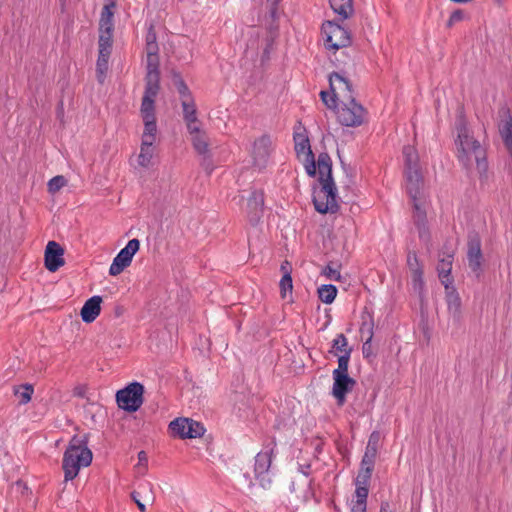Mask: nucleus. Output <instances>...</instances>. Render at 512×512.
Segmentation results:
<instances>
[{
	"label": "nucleus",
	"instance_id": "nucleus-1",
	"mask_svg": "<svg viewBox=\"0 0 512 512\" xmlns=\"http://www.w3.org/2000/svg\"><path fill=\"white\" fill-rule=\"evenodd\" d=\"M318 168L321 188L313 193L315 210L321 214L336 213L339 205L336 199L337 188L332 177V160L328 153H320L316 169Z\"/></svg>",
	"mask_w": 512,
	"mask_h": 512
},
{
	"label": "nucleus",
	"instance_id": "nucleus-2",
	"mask_svg": "<svg viewBox=\"0 0 512 512\" xmlns=\"http://www.w3.org/2000/svg\"><path fill=\"white\" fill-rule=\"evenodd\" d=\"M92 458L93 454L88 448L87 436L76 435L72 437L62 460L65 481H70L77 477L82 467H88L91 464Z\"/></svg>",
	"mask_w": 512,
	"mask_h": 512
},
{
	"label": "nucleus",
	"instance_id": "nucleus-3",
	"mask_svg": "<svg viewBox=\"0 0 512 512\" xmlns=\"http://www.w3.org/2000/svg\"><path fill=\"white\" fill-rule=\"evenodd\" d=\"M458 140L460 145L459 161L468 168L472 165V158H474L480 175L485 174L488 169L486 152L479 141L469 136L464 125L458 129Z\"/></svg>",
	"mask_w": 512,
	"mask_h": 512
},
{
	"label": "nucleus",
	"instance_id": "nucleus-4",
	"mask_svg": "<svg viewBox=\"0 0 512 512\" xmlns=\"http://www.w3.org/2000/svg\"><path fill=\"white\" fill-rule=\"evenodd\" d=\"M276 443L271 440L268 444L264 445L263 449L255 457L254 473L255 478L263 488H269L272 480L269 475L274 456V448Z\"/></svg>",
	"mask_w": 512,
	"mask_h": 512
},
{
	"label": "nucleus",
	"instance_id": "nucleus-5",
	"mask_svg": "<svg viewBox=\"0 0 512 512\" xmlns=\"http://www.w3.org/2000/svg\"><path fill=\"white\" fill-rule=\"evenodd\" d=\"M144 386L139 382H132L125 388L117 391L118 406L128 412H136L143 404Z\"/></svg>",
	"mask_w": 512,
	"mask_h": 512
},
{
	"label": "nucleus",
	"instance_id": "nucleus-6",
	"mask_svg": "<svg viewBox=\"0 0 512 512\" xmlns=\"http://www.w3.org/2000/svg\"><path fill=\"white\" fill-rule=\"evenodd\" d=\"M325 45L328 49L337 50L351 44V36L347 29L336 21H326L322 25Z\"/></svg>",
	"mask_w": 512,
	"mask_h": 512
},
{
	"label": "nucleus",
	"instance_id": "nucleus-7",
	"mask_svg": "<svg viewBox=\"0 0 512 512\" xmlns=\"http://www.w3.org/2000/svg\"><path fill=\"white\" fill-rule=\"evenodd\" d=\"M341 104V107L337 111V118L341 125L357 127L363 124L366 110L355 98L342 101Z\"/></svg>",
	"mask_w": 512,
	"mask_h": 512
},
{
	"label": "nucleus",
	"instance_id": "nucleus-8",
	"mask_svg": "<svg viewBox=\"0 0 512 512\" xmlns=\"http://www.w3.org/2000/svg\"><path fill=\"white\" fill-rule=\"evenodd\" d=\"M293 139L296 154L298 158L303 161L306 173L309 176L314 177L316 175V162L311 150L309 138L306 135V130L303 128V131L301 132L295 131Z\"/></svg>",
	"mask_w": 512,
	"mask_h": 512
},
{
	"label": "nucleus",
	"instance_id": "nucleus-9",
	"mask_svg": "<svg viewBox=\"0 0 512 512\" xmlns=\"http://www.w3.org/2000/svg\"><path fill=\"white\" fill-rule=\"evenodd\" d=\"M139 248L140 242L138 239L134 238L129 240L126 246L122 248L113 259V262L109 268V274L111 276H117L121 274L124 269L131 264L133 256L137 253Z\"/></svg>",
	"mask_w": 512,
	"mask_h": 512
},
{
	"label": "nucleus",
	"instance_id": "nucleus-10",
	"mask_svg": "<svg viewBox=\"0 0 512 512\" xmlns=\"http://www.w3.org/2000/svg\"><path fill=\"white\" fill-rule=\"evenodd\" d=\"M160 89V79L153 77L145 78V91L141 103L142 119H152L155 117V98Z\"/></svg>",
	"mask_w": 512,
	"mask_h": 512
},
{
	"label": "nucleus",
	"instance_id": "nucleus-11",
	"mask_svg": "<svg viewBox=\"0 0 512 512\" xmlns=\"http://www.w3.org/2000/svg\"><path fill=\"white\" fill-rule=\"evenodd\" d=\"M467 262L470 270L477 278L482 275L483 254L481 239L478 234H470L467 242Z\"/></svg>",
	"mask_w": 512,
	"mask_h": 512
},
{
	"label": "nucleus",
	"instance_id": "nucleus-12",
	"mask_svg": "<svg viewBox=\"0 0 512 512\" xmlns=\"http://www.w3.org/2000/svg\"><path fill=\"white\" fill-rule=\"evenodd\" d=\"M329 85L331 92L340 102L355 98L351 81L342 74L332 72L329 76Z\"/></svg>",
	"mask_w": 512,
	"mask_h": 512
},
{
	"label": "nucleus",
	"instance_id": "nucleus-13",
	"mask_svg": "<svg viewBox=\"0 0 512 512\" xmlns=\"http://www.w3.org/2000/svg\"><path fill=\"white\" fill-rule=\"evenodd\" d=\"M271 146L272 141L268 135H262L254 141L252 158L255 167L259 169L266 167L271 152Z\"/></svg>",
	"mask_w": 512,
	"mask_h": 512
},
{
	"label": "nucleus",
	"instance_id": "nucleus-14",
	"mask_svg": "<svg viewBox=\"0 0 512 512\" xmlns=\"http://www.w3.org/2000/svg\"><path fill=\"white\" fill-rule=\"evenodd\" d=\"M333 387L332 394L336 398L338 405H343L346 400V394L350 392L356 381L348 374H340V372H333Z\"/></svg>",
	"mask_w": 512,
	"mask_h": 512
},
{
	"label": "nucleus",
	"instance_id": "nucleus-15",
	"mask_svg": "<svg viewBox=\"0 0 512 512\" xmlns=\"http://www.w3.org/2000/svg\"><path fill=\"white\" fill-rule=\"evenodd\" d=\"M64 249L55 241H49L45 248L44 263L45 267L50 272H56L60 267L65 264L63 258Z\"/></svg>",
	"mask_w": 512,
	"mask_h": 512
},
{
	"label": "nucleus",
	"instance_id": "nucleus-16",
	"mask_svg": "<svg viewBox=\"0 0 512 512\" xmlns=\"http://www.w3.org/2000/svg\"><path fill=\"white\" fill-rule=\"evenodd\" d=\"M454 259V251L448 250L442 252V255H439V260L437 264V272L438 277L442 285L444 284H453V277L451 276L452 264Z\"/></svg>",
	"mask_w": 512,
	"mask_h": 512
},
{
	"label": "nucleus",
	"instance_id": "nucleus-17",
	"mask_svg": "<svg viewBox=\"0 0 512 512\" xmlns=\"http://www.w3.org/2000/svg\"><path fill=\"white\" fill-rule=\"evenodd\" d=\"M264 206V194L262 191H253L247 201V214L252 225L259 222Z\"/></svg>",
	"mask_w": 512,
	"mask_h": 512
},
{
	"label": "nucleus",
	"instance_id": "nucleus-18",
	"mask_svg": "<svg viewBox=\"0 0 512 512\" xmlns=\"http://www.w3.org/2000/svg\"><path fill=\"white\" fill-rule=\"evenodd\" d=\"M158 43L146 44V52H147V64H146V76L145 78H149L153 76L155 79H160V71H159V56H158Z\"/></svg>",
	"mask_w": 512,
	"mask_h": 512
},
{
	"label": "nucleus",
	"instance_id": "nucleus-19",
	"mask_svg": "<svg viewBox=\"0 0 512 512\" xmlns=\"http://www.w3.org/2000/svg\"><path fill=\"white\" fill-rule=\"evenodd\" d=\"M99 20V34H112L114 30L113 15L116 3L114 0H107Z\"/></svg>",
	"mask_w": 512,
	"mask_h": 512
},
{
	"label": "nucleus",
	"instance_id": "nucleus-20",
	"mask_svg": "<svg viewBox=\"0 0 512 512\" xmlns=\"http://www.w3.org/2000/svg\"><path fill=\"white\" fill-rule=\"evenodd\" d=\"M406 189L412 200H418L422 186V176L419 168L405 170Z\"/></svg>",
	"mask_w": 512,
	"mask_h": 512
},
{
	"label": "nucleus",
	"instance_id": "nucleus-21",
	"mask_svg": "<svg viewBox=\"0 0 512 512\" xmlns=\"http://www.w3.org/2000/svg\"><path fill=\"white\" fill-rule=\"evenodd\" d=\"M102 298L93 296L89 298L80 311L81 318L85 323H92L100 314Z\"/></svg>",
	"mask_w": 512,
	"mask_h": 512
},
{
	"label": "nucleus",
	"instance_id": "nucleus-22",
	"mask_svg": "<svg viewBox=\"0 0 512 512\" xmlns=\"http://www.w3.org/2000/svg\"><path fill=\"white\" fill-rule=\"evenodd\" d=\"M448 310L454 317L461 313V298L453 284H444Z\"/></svg>",
	"mask_w": 512,
	"mask_h": 512
},
{
	"label": "nucleus",
	"instance_id": "nucleus-23",
	"mask_svg": "<svg viewBox=\"0 0 512 512\" xmlns=\"http://www.w3.org/2000/svg\"><path fill=\"white\" fill-rule=\"evenodd\" d=\"M139 489L143 492H147L142 498H144L145 501H151L154 502L155 497L153 495V485L150 482H146L139 485ZM131 498L136 503L138 509L140 512H145L146 507L145 505L140 501L141 498V492L140 491H133L131 493Z\"/></svg>",
	"mask_w": 512,
	"mask_h": 512
},
{
	"label": "nucleus",
	"instance_id": "nucleus-24",
	"mask_svg": "<svg viewBox=\"0 0 512 512\" xmlns=\"http://www.w3.org/2000/svg\"><path fill=\"white\" fill-rule=\"evenodd\" d=\"M412 202L414 208V223L418 229L419 237L423 239L428 235V229L426 226V212L420 207L418 200H412Z\"/></svg>",
	"mask_w": 512,
	"mask_h": 512
},
{
	"label": "nucleus",
	"instance_id": "nucleus-25",
	"mask_svg": "<svg viewBox=\"0 0 512 512\" xmlns=\"http://www.w3.org/2000/svg\"><path fill=\"white\" fill-rule=\"evenodd\" d=\"M332 10L337 13L341 20L348 19L354 12L353 0H329Z\"/></svg>",
	"mask_w": 512,
	"mask_h": 512
},
{
	"label": "nucleus",
	"instance_id": "nucleus-26",
	"mask_svg": "<svg viewBox=\"0 0 512 512\" xmlns=\"http://www.w3.org/2000/svg\"><path fill=\"white\" fill-rule=\"evenodd\" d=\"M189 418H176L169 424V430L174 437L186 439L187 426L189 425Z\"/></svg>",
	"mask_w": 512,
	"mask_h": 512
},
{
	"label": "nucleus",
	"instance_id": "nucleus-27",
	"mask_svg": "<svg viewBox=\"0 0 512 512\" xmlns=\"http://www.w3.org/2000/svg\"><path fill=\"white\" fill-rule=\"evenodd\" d=\"M185 122H198L197 109L192 97L181 99Z\"/></svg>",
	"mask_w": 512,
	"mask_h": 512
},
{
	"label": "nucleus",
	"instance_id": "nucleus-28",
	"mask_svg": "<svg viewBox=\"0 0 512 512\" xmlns=\"http://www.w3.org/2000/svg\"><path fill=\"white\" fill-rule=\"evenodd\" d=\"M153 156V143L142 141L140 154L138 156V163L142 167H148L150 165Z\"/></svg>",
	"mask_w": 512,
	"mask_h": 512
},
{
	"label": "nucleus",
	"instance_id": "nucleus-29",
	"mask_svg": "<svg viewBox=\"0 0 512 512\" xmlns=\"http://www.w3.org/2000/svg\"><path fill=\"white\" fill-rule=\"evenodd\" d=\"M110 54H98V59L96 63V75L99 83H104L106 78V73L108 71V62H109Z\"/></svg>",
	"mask_w": 512,
	"mask_h": 512
},
{
	"label": "nucleus",
	"instance_id": "nucleus-30",
	"mask_svg": "<svg viewBox=\"0 0 512 512\" xmlns=\"http://www.w3.org/2000/svg\"><path fill=\"white\" fill-rule=\"evenodd\" d=\"M337 295V288L332 284H325L318 288L319 299L326 304H331Z\"/></svg>",
	"mask_w": 512,
	"mask_h": 512
},
{
	"label": "nucleus",
	"instance_id": "nucleus-31",
	"mask_svg": "<svg viewBox=\"0 0 512 512\" xmlns=\"http://www.w3.org/2000/svg\"><path fill=\"white\" fill-rule=\"evenodd\" d=\"M34 388L31 384H23L14 389V395L18 398V403L27 404L32 397Z\"/></svg>",
	"mask_w": 512,
	"mask_h": 512
},
{
	"label": "nucleus",
	"instance_id": "nucleus-32",
	"mask_svg": "<svg viewBox=\"0 0 512 512\" xmlns=\"http://www.w3.org/2000/svg\"><path fill=\"white\" fill-rule=\"evenodd\" d=\"M144 122V131L142 135V141L152 142L154 143L156 133H157V125L156 118L152 119H143Z\"/></svg>",
	"mask_w": 512,
	"mask_h": 512
},
{
	"label": "nucleus",
	"instance_id": "nucleus-33",
	"mask_svg": "<svg viewBox=\"0 0 512 512\" xmlns=\"http://www.w3.org/2000/svg\"><path fill=\"white\" fill-rule=\"evenodd\" d=\"M172 80H173L174 85L177 88V91H178L181 99L192 97L188 86L186 85L185 81L183 80V78L179 72L172 71Z\"/></svg>",
	"mask_w": 512,
	"mask_h": 512
},
{
	"label": "nucleus",
	"instance_id": "nucleus-34",
	"mask_svg": "<svg viewBox=\"0 0 512 512\" xmlns=\"http://www.w3.org/2000/svg\"><path fill=\"white\" fill-rule=\"evenodd\" d=\"M405 158V170L418 168V155L413 147L405 146L403 148Z\"/></svg>",
	"mask_w": 512,
	"mask_h": 512
},
{
	"label": "nucleus",
	"instance_id": "nucleus-35",
	"mask_svg": "<svg viewBox=\"0 0 512 512\" xmlns=\"http://www.w3.org/2000/svg\"><path fill=\"white\" fill-rule=\"evenodd\" d=\"M192 143L194 149L201 155H206L209 153L208 149V141L205 133H200L192 136Z\"/></svg>",
	"mask_w": 512,
	"mask_h": 512
},
{
	"label": "nucleus",
	"instance_id": "nucleus-36",
	"mask_svg": "<svg viewBox=\"0 0 512 512\" xmlns=\"http://www.w3.org/2000/svg\"><path fill=\"white\" fill-rule=\"evenodd\" d=\"M205 428L202 423L190 419L189 425L187 426L186 438H197L201 437L205 433Z\"/></svg>",
	"mask_w": 512,
	"mask_h": 512
},
{
	"label": "nucleus",
	"instance_id": "nucleus-37",
	"mask_svg": "<svg viewBox=\"0 0 512 512\" xmlns=\"http://www.w3.org/2000/svg\"><path fill=\"white\" fill-rule=\"evenodd\" d=\"M112 38V34H99V54H111L113 43Z\"/></svg>",
	"mask_w": 512,
	"mask_h": 512
},
{
	"label": "nucleus",
	"instance_id": "nucleus-38",
	"mask_svg": "<svg viewBox=\"0 0 512 512\" xmlns=\"http://www.w3.org/2000/svg\"><path fill=\"white\" fill-rule=\"evenodd\" d=\"M279 287H280V293H281V296L282 298H285L286 297V294L287 292H292V289H293V282H292V277L290 275V271H286L281 280H280V283H279Z\"/></svg>",
	"mask_w": 512,
	"mask_h": 512
},
{
	"label": "nucleus",
	"instance_id": "nucleus-39",
	"mask_svg": "<svg viewBox=\"0 0 512 512\" xmlns=\"http://www.w3.org/2000/svg\"><path fill=\"white\" fill-rule=\"evenodd\" d=\"M67 184V180L62 175H57L49 180L48 191L50 193H56Z\"/></svg>",
	"mask_w": 512,
	"mask_h": 512
},
{
	"label": "nucleus",
	"instance_id": "nucleus-40",
	"mask_svg": "<svg viewBox=\"0 0 512 512\" xmlns=\"http://www.w3.org/2000/svg\"><path fill=\"white\" fill-rule=\"evenodd\" d=\"M352 349L346 351L345 354L340 355L338 358V368H336L333 372H340V374H348V366L350 361Z\"/></svg>",
	"mask_w": 512,
	"mask_h": 512
},
{
	"label": "nucleus",
	"instance_id": "nucleus-41",
	"mask_svg": "<svg viewBox=\"0 0 512 512\" xmlns=\"http://www.w3.org/2000/svg\"><path fill=\"white\" fill-rule=\"evenodd\" d=\"M332 348L337 352H343L344 354L350 348L348 347V341L344 334H338L337 337L333 340Z\"/></svg>",
	"mask_w": 512,
	"mask_h": 512
},
{
	"label": "nucleus",
	"instance_id": "nucleus-42",
	"mask_svg": "<svg viewBox=\"0 0 512 512\" xmlns=\"http://www.w3.org/2000/svg\"><path fill=\"white\" fill-rule=\"evenodd\" d=\"M373 327H374V323H373L372 318H370L369 321L365 320L362 322V325L360 327V334H361L362 339L364 337H365V339H370V340L373 339V335H374Z\"/></svg>",
	"mask_w": 512,
	"mask_h": 512
},
{
	"label": "nucleus",
	"instance_id": "nucleus-43",
	"mask_svg": "<svg viewBox=\"0 0 512 512\" xmlns=\"http://www.w3.org/2000/svg\"><path fill=\"white\" fill-rule=\"evenodd\" d=\"M499 132L502 138L512 135V117L509 113H507L506 119L499 125Z\"/></svg>",
	"mask_w": 512,
	"mask_h": 512
},
{
	"label": "nucleus",
	"instance_id": "nucleus-44",
	"mask_svg": "<svg viewBox=\"0 0 512 512\" xmlns=\"http://www.w3.org/2000/svg\"><path fill=\"white\" fill-rule=\"evenodd\" d=\"M320 97H321V100L323 101V103L327 106V108H329V109L336 108L337 98L335 97V95L332 92L329 93L327 91H321Z\"/></svg>",
	"mask_w": 512,
	"mask_h": 512
},
{
	"label": "nucleus",
	"instance_id": "nucleus-45",
	"mask_svg": "<svg viewBox=\"0 0 512 512\" xmlns=\"http://www.w3.org/2000/svg\"><path fill=\"white\" fill-rule=\"evenodd\" d=\"M411 273L414 289L421 292L424 287L423 269H417L416 271H411Z\"/></svg>",
	"mask_w": 512,
	"mask_h": 512
},
{
	"label": "nucleus",
	"instance_id": "nucleus-46",
	"mask_svg": "<svg viewBox=\"0 0 512 512\" xmlns=\"http://www.w3.org/2000/svg\"><path fill=\"white\" fill-rule=\"evenodd\" d=\"M322 274L330 280L339 281L341 278V274L339 270L332 266V263H329L322 270Z\"/></svg>",
	"mask_w": 512,
	"mask_h": 512
},
{
	"label": "nucleus",
	"instance_id": "nucleus-47",
	"mask_svg": "<svg viewBox=\"0 0 512 512\" xmlns=\"http://www.w3.org/2000/svg\"><path fill=\"white\" fill-rule=\"evenodd\" d=\"M371 475H372V473L359 470L358 475L356 477V481H355L356 486L368 487Z\"/></svg>",
	"mask_w": 512,
	"mask_h": 512
},
{
	"label": "nucleus",
	"instance_id": "nucleus-48",
	"mask_svg": "<svg viewBox=\"0 0 512 512\" xmlns=\"http://www.w3.org/2000/svg\"><path fill=\"white\" fill-rule=\"evenodd\" d=\"M407 265H408L410 271H416L417 269H422V266L419 263L417 254L415 252L408 253Z\"/></svg>",
	"mask_w": 512,
	"mask_h": 512
},
{
	"label": "nucleus",
	"instance_id": "nucleus-49",
	"mask_svg": "<svg viewBox=\"0 0 512 512\" xmlns=\"http://www.w3.org/2000/svg\"><path fill=\"white\" fill-rule=\"evenodd\" d=\"M464 18V13L461 9H456L455 11H453L447 21V27L450 28L452 27L454 24L462 21Z\"/></svg>",
	"mask_w": 512,
	"mask_h": 512
},
{
	"label": "nucleus",
	"instance_id": "nucleus-50",
	"mask_svg": "<svg viewBox=\"0 0 512 512\" xmlns=\"http://www.w3.org/2000/svg\"><path fill=\"white\" fill-rule=\"evenodd\" d=\"M375 459L371 457L363 456L361 460L360 470L372 473L374 469Z\"/></svg>",
	"mask_w": 512,
	"mask_h": 512
},
{
	"label": "nucleus",
	"instance_id": "nucleus-51",
	"mask_svg": "<svg viewBox=\"0 0 512 512\" xmlns=\"http://www.w3.org/2000/svg\"><path fill=\"white\" fill-rule=\"evenodd\" d=\"M368 487L364 486H356L355 494H356V501L366 502L367 503V497H368Z\"/></svg>",
	"mask_w": 512,
	"mask_h": 512
},
{
	"label": "nucleus",
	"instance_id": "nucleus-52",
	"mask_svg": "<svg viewBox=\"0 0 512 512\" xmlns=\"http://www.w3.org/2000/svg\"><path fill=\"white\" fill-rule=\"evenodd\" d=\"M281 0H267V2L269 3L270 5V8H269V13H270V16L273 18V19H276L277 18V15H278V4Z\"/></svg>",
	"mask_w": 512,
	"mask_h": 512
},
{
	"label": "nucleus",
	"instance_id": "nucleus-53",
	"mask_svg": "<svg viewBox=\"0 0 512 512\" xmlns=\"http://www.w3.org/2000/svg\"><path fill=\"white\" fill-rule=\"evenodd\" d=\"M148 456L145 451H140L138 453V467L143 468L144 470L147 468Z\"/></svg>",
	"mask_w": 512,
	"mask_h": 512
},
{
	"label": "nucleus",
	"instance_id": "nucleus-54",
	"mask_svg": "<svg viewBox=\"0 0 512 512\" xmlns=\"http://www.w3.org/2000/svg\"><path fill=\"white\" fill-rule=\"evenodd\" d=\"M367 503L361 501H353L351 512H366Z\"/></svg>",
	"mask_w": 512,
	"mask_h": 512
},
{
	"label": "nucleus",
	"instance_id": "nucleus-55",
	"mask_svg": "<svg viewBox=\"0 0 512 512\" xmlns=\"http://www.w3.org/2000/svg\"><path fill=\"white\" fill-rule=\"evenodd\" d=\"M379 441H380V433L378 431H373L369 436V440H368L367 444L378 448Z\"/></svg>",
	"mask_w": 512,
	"mask_h": 512
},
{
	"label": "nucleus",
	"instance_id": "nucleus-56",
	"mask_svg": "<svg viewBox=\"0 0 512 512\" xmlns=\"http://www.w3.org/2000/svg\"><path fill=\"white\" fill-rule=\"evenodd\" d=\"M203 156H204V158H203L202 166L205 169V171L208 174H210L212 172V170H213L212 160L210 158L209 153L206 154V155H203Z\"/></svg>",
	"mask_w": 512,
	"mask_h": 512
},
{
	"label": "nucleus",
	"instance_id": "nucleus-57",
	"mask_svg": "<svg viewBox=\"0 0 512 512\" xmlns=\"http://www.w3.org/2000/svg\"><path fill=\"white\" fill-rule=\"evenodd\" d=\"M152 43H157V35H156V32H155L153 26L151 25L146 34V44H152Z\"/></svg>",
	"mask_w": 512,
	"mask_h": 512
},
{
	"label": "nucleus",
	"instance_id": "nucleus-58",
	"mask_svg": "<svg viewBox=\"0 0 512 512\" xmlns=\"http://www.w3.org/2000/svg\"><path fill=\"white\" fill-rule=\"evenodd\" d=\"M186 125H187V129H188L189 133L192 136L202 133L200 131V127L198 125V122H186Z\"/></svg>",
	"mask_w": 512,
	"mask_h": 512
},
{
	"label": "nucleus",
	"instance_id": "nucleus-59",
	"mask_svg": "<svg viewBox=\"0 0 512 512\" xmlns=\"http://www.w3.org/2000/svg\"><path fill=\"white\" fill-rule=\"evenodd\" d=\"M377 451H378V448L367 444L365 453L363 456H366V457L368 456V457L376 459Z\"/></svg>",
	"mask_w": 512,
	"mask_h": 512
},
{
	"label": "nucleus",
	"instance_id": "nucleus-60",
	"mask_svg": "<svg viewBox=\"0 0 512 512\" xmlns=\"http://www.w3.org/2000/svg\"><path fill=\"white\" fill-rule=\"evenodd\" d=\"M503 143L512 158V135L505 136L502 138Z\"/></svg>",
	"mask_w": 512,
	"mask_h": 512
},
{
	"label": "nucleus",
	"instance_id": "nucleus-61",
	"mask_svg": "<svg viewBox=\"0 0 512 512\" xmlns=\"http://www.w3.org/2000/svg\"><path fill=\"white\" fill-rule=\"evenodd\" d=\"M371 342L370 339H365L363 346H362V352L365 357H368L371 353Z\"/></svg>",
	"mask_w": 512,
	"mask_h": 512
},
{
	"label": "nucleus",
	"instance_id": "nucleus-62",
	"mask_svg": "<svg viewBox=\"0 0 512 512\" xmlns=\"http://www.w3.org/2000/svg\"><path fill=\"white\" fill-rule=\"evenodd\" d=\"M281 271L283 272V274L286 272V271H290L291 272V265L288 261H284L282 264H281Z\"/></svg>",
	"mask_w": 512,
	"mask_h": 512
},
{
	"label": "nucleus",
	"instance_id": "nucleus-63",
	"mask_svg": "<svg viewBox=\"0 0 512 512\" xmlns=\"http://www.w3.org/2000/svg\"><path fill=\"white\" fill-rule=\"evenodd\" d=\"M387 507H388V504H387V503L385 504V506L382 504V506H381V512H389V511L387 510Z\"/></svg>",
	"mask_w": 512,
	"mask_h": 512
},
{
	"label": "nucleus",
	"instance_id": "nucleus-64",
	"mask_svg": "<svg viewBox=\"0 0 512 512\" xmlns=\"http://www.w3.org/2000/svg\"><path fill=\"white\" fill-rule=\"evenodd\" d=\"M75 394H76V395H78V396H80V397H82V396H83V394L81 393V390H78V392H75Z\"/></svg>",
	"mask_w": 512,
	"mask_h": 512
}]
</instances>
